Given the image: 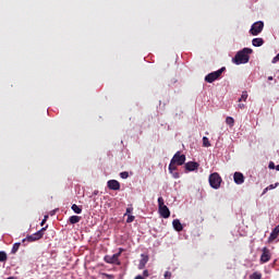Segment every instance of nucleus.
<instances>
[{"instance_id": "obj_25", "label": "nucleus", "mask_w": 279, "mask_h": 279, "mask_svg": "<svg viewBox=\"0 0 279 279\" xmlns=\"http://www.w3.org/2000/svg\"><path fill=\"white\" fill-rule=\"evenodd\" d=\"M120 178H122V180H128V178H130V173L128 171H123L120 173Z\"/></svg>"}, {"instance_id": "obj_12", "label": "nucleus", "mask_w": 279, "mask_h": 279, "mask_svg": "<svg viewBox=\"0 0 279 279\" xmlns=\"http://www.w3.org/2000/svg\"><path fill=\"white\" fill-rule=\"evenodd\" d=\"M184 167L187 171H197L199 169V165L196 161H189Z\"/></svg>"}, {"instance_id": "obj_2", "label": "nucleus", "mask_w": 279, "mask_h": 279, "mask_svg": "<svg viewBox=\"0 0 279 279\" xmlns=\"http://www.w3.org/2000/svg\"><path fill=\"white\" fill-rule=\"evenodd\" d=\"M47 228H49V226L41 228L39 231L33 233L32 235H27L25 239L22 240V243H25V241H28V243H34V241H40V239L45 236Z\"/></svg>"}, {"instance_id": "obj_21", "label": "nucleus", "mask_w": 279, "mask_h": 279, "mask_svg": "<svg viewBox=\"0 0 279 279\" xmlns=\"http://www.w3.org/2000/svg\"><path fill=\"white\" fill-rule=\"evenodd\" d=\"M250 279H263V274L255 271L250 276Z\"/></svg>"}, {"instance_id": "obj_30", "label": "nucleus", "mask_w": 279, "mask_h": 279, "mask_svg": "<svg viewBox=\"0 0 279 279\" xmlns=\"http://www.w3.org/2000/svg\"><path fill=\"white\" fill-rule=\"evenodd\" d=\"M134 210V208H132V207H128L126 208V213H125V215H131V213Z\"/></svg>"}, {"instance_id": "obj_13", "label": "nucleus", "mask_w": 279, "mask_h": 279, "mask_svg": "<svg viewBox=\"0 0 279 279\" xmlns=\"http://www.w3.org/2000/svg\"><path fill=\"white\" fill-rule=\"evenodd\" d=\"M233 180L235 184H243V182H245V177L241 172H234Z\"/></svg>"}, {"instance_id": "obj_11", "label": "nucleus", "mask_w": 279, "mask_h": 279, "mask_svg": "<svg viewBox=\"0 0 279 279\" xmlns=\"http://www.w3.org/2000/svg\"><path fill=\"white\" fill-rule=\"evenodd\" d=\"M107 186L110 189V191H121V183H119L117 180H109L107 182Z\"/></svg>"}, {"instance_id": "obj_34", "label": "nucleus", "mask_w": 279, "mask_h": 279, "mask_svg": "<svg viewBox=\"0 0 279 279\" xmlns=\"http://www.w3.org/2000/svg\"><path fill=\"white\" fill-rule=\"evenodd\" d=\"M268 191H269V189H268V187L264 189V191H263L262 195H265Z\"/></svg>"}, {"instance_id": "obj_36", "label": "nucleus", "mask_w": 279, "mask_h": 279, "mask_svg": "<svg viewBox=\"0 0 279 279\" xmlns=\"http://www.w3.org/2000/svg\"><path fill=\"white\" fill-rule=\"evenodd\" d=\"M45 223H47V220L43 219L40 226H45Z\"/></svg>"}, {"instance_id": "obj_24", "label": "nucleus", "mask_w": 279, "mask_h": 279, "mask_svg": "<svg viewBox=\"0 0 279 279\" xmlns=\"http://www.w3.org/2000/svg\"><path fill=\"white\" fill-rule=\"evenodd\" d=\"M203 146L204 147H210V141L206 136L203 137Z\"/></svg>"}, {"instance_id": "obj_6", "label": "nucleus", "mask_w": 279, "mask_h": 279, "mask_svg": "<svg viewBox=\"0 0 279 279\" xmlns=\"http://www.w3.org/2000/svg\"><path fill=\"white\" fill-rule=\"evenodd\" d=\"M223 180L221 179V175H219V173L214 172L209 175V185L211 186V189H221V182Z\"/></svg>"}, {"instance_id": "obj_16", "label": "nucleus", "mask_w": 279, "mask_h": 279, "mask_svg": "<svg viewBox=\"0 0 279 279\" xmlns=\"http://www.w3.org/2000/svg\"><path fill=\"white\" fill-rule=\"evenodd\" d=\"M252 45L253 47H263V45H265V40H263V38H254L252 40Z\"/></svg>"}, {"instance_id": "obj_7", "label": "nucleus", "mask_w": 279, "mask_h": 279, "mask_svg": "<svg viewBox=\"0 0 279 279\" xmlns=\"http://www.w3.org/2000/svg\"><path fill=\"white\" fill-rule=\"evenodd\" d=\"M265 28V23L263 21L255 22L250 29L251 36H258Z\"/></svg>"}, {"instance_id": "obj_27", "label": "nucleus", "mask_w": 279, "mask_h": 279, "mask_svg": "<svg viewBox=\"0 0 279 279\" xmlns=\"http://www.w3.org/2000/svg\"><path fill=\"white\" fill-rule=\"evenodd\" d=\"M135 217L132 215L128 216L126 223H132L134 221Z\"/></svg>"}, {"instance_id": "obj_35", "label": "nucleus", "mask_w": 279, "mask_h": 279, "mask_svg": "<svg viewBox=\"0 0 279 279\" xmlns=\"http://www.w3.org/2000/svg\"><path fill=\"white\" fill-rule=\"evenodd\" d=\"M134 279H145L143 276L138 275Z\"/></svg>"}, {"instance_id": "obj_38", "label": "nucleus", "mask_w": 279, "mask_h": 279, "mask_svg": "<svg viewBox=\"0 0 279 279\" xmlns=\"http://www.w3.org/2000/svg\"><path fill=\"white\" fill-rule=\"evenodd\" d=\"M271 80H274V76H269L268 77V81L271 82Z\"/></svg>"}, {"instance_id": "obj_37", "label": "nucleus", "mask_w": 279, "mask_h": 279, "mask_svg": "<svg viewBox=\"0 0 279 279\" xmlns=\"http://www.w3.org/2000/svg\"><path fill=\"white\" fill-rule=\"evenodd\" d=\"M47 219H49V216L44 217V221H47Z\"/></svg>"}, {"instance_id": "obj_10", "label": "nucleus", "mask_w": 279, "mask_h": 279, "mask_svg": "<svg viewBox=\"0 0 279 279\" xmlns=\"http://www.w3.org/2000/svg\"><path fill=\"white\" fill-rule=\"evenodd\" d=\"M178 163H174L173 161H170L169 167H168V171L169 173H171L172 178H174V180H178V178H180V173L175 172L178 171Z\"/></svg>"}, {"instance_id": "obj_26", "label": "nucleus", "mask_w": 279, "mask_h": 279, "mask_svg": "<svg viewBox=\"0 0 279 279\" xmlns=\"http://www.w3.org/2000/svg\"><path fill=\"white\" fill-rule=\"evenodd\" d=\"M278 186H279V183L277 182L275 184L268 185L267 189H268V191H274V189H278Z\"/></svg>"}, {"instance_id": "obj_20", "label": "nucleus", "mask_w": 279, "mask_h": 279, "mask_svg": "<svg viewBox=\"0 0 279 279\" xmlns=\"http://www.w3.org/2000/svg\"><path fill=\"white\" fill-rule=\"evenodd\" d=\"M226 123H227V125H230V128H234V118L227 117L226 118Z\"/></svg>"}, {"instance_id": "obj_32", "label": "nucleus", "mask_w": 279, "mask_h": 279, "mask_svg": "<svg viewBox=\"0 0 279 279\" xmlns=\"http://www.w3.org/2000/svg\"><path fill=\"white\" fill-rule=\"evenodd\" d=\"M268 167L269 169H276V165L274 163V161H270Z\"/></svg>"}, {"instance_id": "obj_31", "label": "nucleus", "mask_w": 279, "mask_h": 279, "mask_svg": "<svg viewBox=\"0 0 279 279\" xmlns=\"http://www.w3.org/2000/svg\"><path fill=\"white\" fill-rule=\"evenodd\" d=\"M143 276L144 278H149V270H144Z\"/></svg>"}, {"instance_id": "obj_4", "label": "nucleus", "mask_w": 279, "mask_h": 279, "mask_svg": "<svg viewBox=\"0 0 279 279\" xmlns=\"http://www.w3.org/2000/svg\"><path fill=\"white\" fill-rule=\"evenodd\" d=\"M225 71H226V66H222L218 71L207 74L205 76V82H207V84H213V82L219 80V77H221V75H223Z\"/></svg>"}, {"instance_id": "obj_22", "label": "nucleus", "mask_w": 279, "mask_h": 279, "mask_svg": "<svg viewBox=\"0 0 279 279\" xmlns=\"http://www.w3.org/2000/svg\"><path fill=\"white\" fill-rule=\"evenodd\" d=\"M8 260V254L3 251H0V263H5Z\"/></svg>"}, {"instance_id": "obj_15", "label": "nucleus", "mask_w": 279, "mask_h": 279, "mask_svg": "<svg viewBox=\"0 0 279 279\" xmlns=\"http://www.w3.org/2000/svg\"><path fill=\"white\" fill-rule=\"evenodd\" d=\"M142 259L140 262V269H144V267L149 263V256L142 254L141 255Z\"/></svg>"}, {"instance_id": "obj_1", "label": "nucleus", "mask_w": 279, "mask_h": 279, "mask_svg": "<svg viewBox=\"0 0 279 279\" xmlns=\"http://www.w3.org/2000/svg\"><path fill=\"white\" fill-rule=\"evenodd\" d=\"M250 53H252L251 48H244L236 52L235 57L232 59L234 64H247L250 62Z\"/></svg>"}, {"instance_id": "obj_18", "label": "nucleus", "mask_w": 279, "mask_h": 279, "mask_svg": "<svg viewBox=\"0 0 279 279\" xmlns=\"http://www.w3.org/2000/svg\"><path fill=\"white\" fill-rule=\"evenodd\" d=\"M72 210L73 213H75L76 215H82V207L77 206L76 204L72 205Z\"/></svg>"}, {"instance_id": "obj_3", "label": "nucleus", "mask_w": 279, "mask_h": 279, "mask_svg": "<svg viewBox=\"0 0 279 279\" xmlns=\"http://www.w3.org/2000/svg\"><path fill=\"white\" fill-rule=\"evenodd\" d=\"M158 206L160 217H162L163 219H169L171 217V211L169 210V207L165 205V198H158Z\"/></svg>"}, {"instance_id": "obj_8", "label": "nucleus", "mask_w": 279, "mask_h": 279, "mask_svg": "<svg viewBox=\"0 0 279 279\" xmlns=\"http://www.w3.org/2000/svg\"><path fill=\"white\" fill-rule=\"evenodd\" d=\"M170 162H173L174 165H177L178 167H182V165H184V162H186V155H182L181 151H177L172 159L170 160Z\"/></svg>"}, {"instance_id": "obj_9", "label": "nucleus", "mask_w": 279, "mask_h": 279, "mask_svg": "<svg viewBox=\"0 0 279 279\" xmlns=\"http://www.w3.org/2000/svg\"><path fill=\"white\" fill-rule=\"evenodd\" d=\"M269 260H271V251H269V248H267V246H265L262 250L260 263L265 264V263H269Z\"/></svg>"}, {"instance_id": "obj_28", "label": "nucleus", "mask_w": 279, "mask_h": 279, "mask_svg": "<svg viewBox=\"0 0 279 279\" xmlns=\"http://www.w3.org/2000/svg\"><path fill=\"white\" fill-rule=\"evenodd\" d=\"M165 279H171V271L167 270L163 275Z\"/></svg>"}, {"instance_id": "obj_19", "label": "nucleus", "mask_w": 279, "mask_h": 279, "mask_svg": "<svg viewBox=\"0 0 279 279\" xmlns=\"http://www.w3.org/2000/svg\"><path fill=\"white\" fill-rule=\"evenodd\" d=\"M20 247H21V242L14 243L13 247L11 250V254H16V252H19Z\"/></svg>"}, {"instance_id": "obj_29", "label": "nucleus", "mask_w": 279, "mask_h": 279, "mask_svg": "<svg viewBox=\"0 0 279 279\" xmlns=\"http://www.w3.org/2000/svg\"><path fill=\"white\" fill-rule=\"evenodd\" d=\"M102 276H104L105 278H108V279H114V276L109 275V274H106V272H102Z\"/></svg>"}, {"instance_id": "obj_5", "label": "nucleus", "mask_w": 279, "mask_h": 279, "mask_svg": "<svg viewBox=\"0 0 279 279\" xmlns=\"http://www.w3.org/2000/svg\"><path fill=\"white\" fill-rule=\"evenodd\" d=\"M123 254V248H119V253L111 255H106L104 257L105 263L108 265H121V262H119V257Z\"/></svg>"}, {"instance_id": "obj_33", "label": "nucleus", "mask_w": 279, "mask_h": 279, "mask_svg": "<svg viewBox=\"0 0 279 279\" xmlns=\"http://www.w3.org/2000/svg\"><path fill=\"white\" fill-rule=\"evenodd\" d=\"M238 108H240V110H244L245 104H239V105H238Z\"/></svg>"}, {"instance_id": "obj_17", "label": "nucleus", "mask_w": 279, "mask_h": 279, "mask_svg": "<svg viewBox=\"0 0 279 279\" xmlns=\"http://www.w3.org/2000/svg\"><path fill=\"white\" fill-rule=\"evenodd\" d=\"M69 221L72 225L80 223V221H82V217H80V216H71L69 218Z\"/></svg>"}, {"instance_id": "obj_14", "label": "nucleus", "mask_w": 279, "mask_h": 279, "mask_svg": "<svg viewBox=\"0 0 279 279\" xmlns=\"http://www.w3.org/2000/svg\"><path fill=\"white\" fill-rule=\"evenodd\" d=\"M172 226L177 232H182L184 230V227L182 226V222H180V219H174L172 221Z\"/></svg>"}, {"instance_id": "obj_39", "label": "nucleus", "mask_w": 279, "mask_h": 279, "mask_svg": "<svg viewBox=\"0 0 279 279\" xmlns=\"http://www.w3.org/2000/svg\"><path fill=\"white\" fill-rule=\"evenodd\" d=\"M276 170L279 171V165L276 166Z\"/></svg>"}, {"instance_id": "obj_23", "label": "nucleus", "mask_w": 279, "mask_h": 279, "mask_svg": "<svg viewBox=\"0 0 279 279\" xmlns=\"http://www.w3.org/2000/svg\"><path fill=\"white\" fill-rule=\"evenodd\" d=\"M241 101H247V92H243L241 97L239 98V102Z\"/></svg>"}]
</instances>
